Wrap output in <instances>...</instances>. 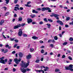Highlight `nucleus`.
Listing matches in <instances>:
<instances>
[{
    "instance_id": "obj_1",
    "label": "nucleus",
    "mask_w": 73,
    "mask_h": 73,
    "mask_svg": "<svg viewBox=\"0 0 73 73\" xmlns=\"http://www.w3.org/2000/svg\"><path fill=\"white\" fill-rule=\"evenodd\" d=\"M26 62L24 61L23 60L21 61V64L20 65L21 66V67L20 68V70L21 72L23 73H26L27 70L26 69H24V68H23V67L25 68H27L29 65V60H28L27 61V64H26Z\"/></svg>"
},
{
    "instance_id": "obj_2",
    "label": "nucleus",
    "mask_w": 73,
    "mask_h": 73,
    "mask_svg": "<svg viewBox=\"0 0 73 73\" xmlns=\"http://www.w3.org/2000/svg\"><path fill=\"white\" fill-rule=\"evenodd\" d=\"M4 58V56L1 58H0V60H0V63H2V64H5V62H7V59H5V60H3Z\"/></svg>"
},
{
    "instance_id": "obj_3",
    "label": "nucleus",
    "mask_w": 73,
    "mask_h": 73,
    "mask_svg": "<svg viewBox=\"0 0 73 73\" xmlns=\"http://www.w3.org/2000/svg\"><path fill=\"white\" fill-rule=\"evenodd\" d=\"M21 58L18 59L17 58H15L14 59V61L17 64H19V62L21 61Z\"/></svg>"
},
{
    "instance_id": "obj_4",
    "label": "nucleus",
    "mask_w": 73,
    "mask_h": 73,
    "mask_svg": "<svg viewBox=\"0 0 73 73\" xmlns=\"http://www.w3.org/2000/svg\"><path fill=\"white\" fill-rule=\"evenodd\" d=\"M23 33L22 32V30L21 29H19V32L18 33V36H21L22 35Z\"/></svg>"
},
{
    "instance_id": "obj_5",
    "label": "nucleus",
    "mask_w": 73,
    "mask_h": 73,
    "mask_svg": "<svg viewBox=\"0 0 73 73\" xmlns=\"http://www.w3.org/2000/svg\"><path fill=\"white\" fill-rule=\"evenodd\" d=\"M21 27V25L20 24H19V25H17L16 26H15L14 27V29H17L19 27Z\"/></svg>"
},
{
    "instance_id": "obj_6",
    "label": "nucleus",
    "mask_w": 73,
    "mask_h": 73,
    "mask_svg": "<svg viewBox=\"0 0 73 73\" xmlns=\"http://www.w3.org/2000/svg\"><path fill=\"white\" fill-rule=\"evenodd\" d=\"M31 57H32V56L30 54H29V55L27 56V60L30 59V58H31Z\"/></svg>"
},
{
    "instance_id": "obj_7",
    "label": "nucleus",
    "mask_w": 73,
    "mask_h": 73,
    "mask_svg": "<svg viewBox=\"0 0 73 73\" xmlns=\"http://www.w3.org/2000/svg\"><path fill=\"white\" fill-rule=\"evenodd\" d=\"M32 19H28L27 23L29 24L30 23H32Z\"/></svg>"
},
{
    "instance_id": "obj_8",
    "label": "nucleus",
    "mask_w": 73,
    "mask_h": 73,
    "mask_svg": "<svg viewBox=\"0 0 73 73\" xmlns=\"http://www.w3.org/2000/svg\"><path fill=\"white\" fill-rule=\"evenodd\" d=\"M1 50L2 51V52H3L5 53H7V52H8V50H4V49H2Z\"/></svg>"
},
{
    "instance_id": "obj_9",
    "label": "nucleus",
    "mask_w": 73,
    "mask_h": 73,
    "mask_svg": "<svg viewBox=\"0 0 73 73\" xmlns=\"http://www.w3.org/2000/svg\"><path fill=\"white\" fill-rule=\"evenodd\" d=\"M23 20L22 17H20L18 18V21H21Z\"/></svg>"
},
{
    "instance_id": "obj_10",
    "label": "nucleus",
    "mask_w": 73,
    "mask_h": 73,
    "mask_svg": "<svg viewBox=\"0 0 73 73\" xmlns=\"http://www.w3.org/2000/svg\"><path fill=\"white\" fill-rule=\"evenodd\" d=\"M46 25L48 26L47 28L48 29H49V28H50V26H51V25H50V24L49 23H47L46 24Z\"/></svg>"
},
{
    "instance_id": "obj_11",
    "label": "nucleus",
    "mask_w": 73,
    "mask_h": 73,
    "mask_svg": "<svg viewBox=\"0 0 73 73\" xmlns=\"http://www.w3.org/2000/svg\"><path fill=\"white\" fill-rule=\"evenodd\" d=\"M53 16H54V17H58L60 15L58 14H54V13Z\"/></svg>"
},
{
    "instance_id": "obj_12",
    "label": "nucleus",
    "mask_w": 73,
    "mask_h": 73,
    "mask_svg": "<svg viewBox=\"0 0 73 73\" xmlns=\"http://www.w3.org/2000/svg\"><path fill=\"white\" fill-rule=\"evenodd\" d=\"M32 38L34 39V40H36L38 39V37L36 36H33L32 37Z\"/></svg>"
},
{
    "instance_id": "obj_13",
    "label": "nucleus",
    "mask_w": 73,
    "mask_h": 73,
    "mask_svg": "<svg viewBox=\"0 0 73 73\" xmlns=\"http://www.w3.org/2000/svg\"><path fill=\"white\" fill-rule=\"evenodd\" d=\"M36 15L35 14L31 15H30V17H31L32 18H34V17H36Z\"/></svg>"
},
{
    "instance_id": "obj_14",
    "label": "nucleus",
    "mask_w": 73,
    "mask_h": 73,
    "mask_svg": "<svg viewBox=\"0 0 73 73\" xmlns=\"http://www.w3.org/2000/svg\"><path fill=\"white\" fill-rule=\"evenodd\" d=\"M19 56L20 57H23V53L21 52H19Z\"/></svg>"
},
{
    "instance_id": "obj_15",
    "label": "nucleus",
    "mask_w": 73,
    "mask_h": 73,
    "mask_svg": "<svg viewBox=\"0 0 73 73\" xmlns=\"http://www.w3.org/2000/svg\"><path fill=\"white\" fill-rule=\"evenodd\" d=\"M4 23V21L3 20H1V22L0 23V25H3Z\"/></svg>"
},
{
    "instance_id": "obj_16",
    "label": "nucleus",
    "mask_w": 73,
    "mask_h": 73,
    "mask_svg": "<svg viewBox=\"0 0 73 73\" xmlns=\"http://www.w3.org/2000/svg\"><path fill=\"white\" fill-rule=\"evenodd\" d=\"M17 9L18 10H19V9H20L19 7H15L14 9L15 11H17Z\"/></svg>"
},
{
    "instance_id": "obj_17",
    "label": "nucleus",
    "mask_w": 73,
    "mask_h": 73,
    "mask_svg": "<svg viewBox=\"0 0 73 73\" xmlns=\"http://www.w3.org/2000/svg\"><path fill=\"white\" fill-rule=\"evenodd\" d=\"M25 5L26 6V7H31V5L28 4H25Z\"/></svg>"
},
{
    "instance_id": "obj_18",
    "label": "nucleus",
    "mask_w": 73,
    "mask_h": 73,
    "mask_svg": "<svg viewBox=\"0 0 73 73\" xmlns=\"http://www.w3.org/2000/svg\"><path fill=\"white\" fill-rule=\"evenodd\" d=\"M33 13H38V12L37 11H36L35 10H33L32 11Z\"/></svg>"
},
{
    "instance_id": "obj_19",
    "label": "nucleus",
    "mask_w": 73,
    "mask_h": 73,
    "mask_svg": "<svg viewBox=\"0 0 73 73\" xmlns=\"http://www.w3.org/2000/svg\"><path fill=\"white\" fill-rule=\"evenodd\" d=\"M30 51L31 52H33L34 51V49L33 48H31L30 49Z\"/></svg>"
},
{
    "instance_id": "obj_20",
    "label": "nucleus",
    "mask_w": 73,
    "mask_h": 73,
    "mask_svg": "<svg viewBox=\"0 0 73 73\" xmlns=\"http://www.w3.org/2000/svg\"><path fill=\"white\" fill-rule=\"evenodd\" d=\"M35 71H36V72H39V73H40V72L42 71V70H35Z\"/></svg>"
},
{
    "instance_id": "obj_21",
    "label": "nucleus",
    "mask_w": 73,
    "mask_h": 73,
    "mask_svg": "<svg viewBox=\"0 0 73 73\" xmlns=\"http://www.w3.org/2000/svg\"><path fill=\"white\" fill-rule=\"evenodd\" d=\"M65 68L66 70H69L70 69L69 67L65 66Z\"/></svg>"
},
{
    "instance_id": "obj_22",
    "label": "nucleus",
    "mask_w": 73,
    "mask_h": 73,
    "mask_svg": "<svg viewBox=\"0 0 73 73\" xmlns=\"http://www.w3.org/2000/svg\"><path fill=\"white\" fill-rule=\"evenodd\" d=\"M46 69H44V71H45V72L48 71V70L49 69V68H48V67H46Z\"/></svg>"
},
{
    "instance_id": "obj_23",
    "label": "nucleus",
    "mask_w": 73,
    "mask_h": 73,
    "mask_svg": "<svg viewBox=\"0 0 73 73\" xmlns=\"http://www.w3.org/2000/svg\"><path fill=\"white\" fill-rule=\"evenodd\" d=\"M48 21L50 22L51 23H52V22H53V20L51 19H48Z\"/></svg>"
},
{
    "instance_id": "obj_24",
    "label": "nucleus",
    "mask_w": 73,
    "mask_h": 73,
    "mask_svg": "<svg viewBox=\"0 0 73 73\" xmlns=\"http://www.w3.org/2000/svg\"><path fill=\"white\" fill-rule=\"evenodd\" d=\"M42 11H45V7L42 8L41 9Z\"/></svg>"
},
{
    "instance_id": "obj_25",
    "label": "nucleus",
    "mask_w": 73,
    "mask_h": 73,
    "mask_svg": "<svg viewBox=\"0 0 73 73\" xmlns=\"http://www.w3.org/2000/svg\"><path fill=\"white\" fill-rule=\"evenodd\" d=\"M54 39L55 40H57V39H58V38L57 36H55L54 37Z\"/></svg>"
},
{
    "instance_id": "obj_26",
    "label": "nucleus",
    "mask_w": 73,
    "mask_h": 73,
    "mask_svg": "<svg viewBox=\"0 0 73 73\" xmlns=\"http://www.w3.org/2000/svg\"><path fill=\"white\" fill-rule=\"evenodd\" d=\"M10 39L11 40V41H13V40H15V38H10Z\"/></svg>"
},
{
    "instance_id": "obj_27",
    "label": "nucleus",
    "mask_w": 73,
    "mask_h": 73,
    "mask_svg": "<svg viewBox=\"0 0 73 73\" xmlns=\"http://www.w3.org/2000/svg\"><path fill=\"white\" fill-rule=\"evenodd\" d=\"M9 12L6 13L5 14V16H7V15H9Z\"/></svg>"
},
{
    "instance_id": "obj_28",
    "label": "nucleus",
    "mask_w": 73,
    "mask_h": 73,
    "mask_svg": "<svg viewBox=\"0 0 73 73\" xmlns=\"http://www.w3.org/2000/svg\"><path fill=\"white\" fill-rule=\"evenodd\" d=\"M35 61L36 62H40V59H36Z\"/></svg>"
},
{
    "instance_id": "obj_29",
    "label": "nucleus",
    "mask_w": 73,
    "mask_h": 73,
    "mask_svg": "<svg viewBox=\"0 0 73 73\" xmlns=\"http://www.w3.org/2000/svg\"><path fill=\"white\" fill-rule=\"evenodd\" d=\"M50 46L51 48H53L54 47V45L53 44H50Z\"/></svg>"
},
{
    "instance_id": "obj_30",
    "label": "nucleus",
    "mask_w": 73,
    "mask_h": 73,
    "mask_svg": "<svg viewBox=\"0 0 73 73\" xmlns=\"http://www.w3.org/2000/svg\"><path fill=\"white\" fill-rule=\"evenodd\" d=\"M6 2V3L7 4H8V3H9V0H5Z\"/></svg>"
},
{
    "instance_id": "obj_31",
    "label": "nucleus",
    "mask_w": 73,
    "mask_h": 73,
    "mask_svg": "<svg viewBox=\"0 0 73 73\" xmlns=\"http://www.w3.org/2000/svg\"><path fill=\"white\" fill-rule=\"evenodd\" d=\"M26 72L27 71H30V70H31V69H29L28 68H27V69H26Z\"/></svg>"
},
{
    "instance_id": "obj_32",
    "label": "nucleus",
    "mask_w": 73,
    "mask_h": 73,
    "mask_svg": "<svg viewBox=\"0 0 73 73\" xmlns=\"http://www.w3.org/2000/svg\"><path fill=\"white\" fill-rule=\"evenodd\" d=\"M70 20V17H68L66 18V21H68Z\"/></svg>"
},
{
    "instance_id": "obj_33",
    "label": "nucleus",
    "mask_w": 73,
    "mask_h": 73,
    "mask_svg": "<svg viewBox=\"0 0 73 73\" xmlns=\"http://www.w3.org/2000/svg\"><path fill=\"white\" fill-rule=\"evenodd\" d=\"M69 68H73V65H70L69 66Z\"/></svg>"
},
{
    "instance_id": "obj_34",
    "label": "nucleus",
    "mask_w": 73,
    "mask_h": 73,
    "mask_svg": "<svg viewBox=\"0 0 73 73\" xmlns=\"http://www.w3.org/2000/svg\"><path fill=\"white\" fill-rule=\"evenodd\" d=\"M49 9V8L48 7H45V11H48V9Z\"/></svg>"
},
{
    "instance_id": "obj_35",
    "label": "nucleus",
    "mask_w": 73,
    "mask_h": 73,
    "mask_svg": "<svg viewBox=\"0 0 73 73\" xmlns=\"http://www.w3.org/2000/svg\"><path fill=\"white\" fill-rule=\"evenodd\" d=\"M68 58L69 60H72L73 59H72V57H71L69 56L68 57Z\"/></svg>"
},
{
    "instance_id": "obj_36",
    "label": "nucleus",
    "mask_w": 73,
    "mask_h": 73,
    "mask_svg": "<svg viewBox=\"0 0 73 73\" xmlns=\"http://www.w3.org/2000/svg\"><path fill=\"white\" fill-rule=\"evenodd\" d=\"M18 0H15L14 1V3H15V4H16V3H17Z\"/></svg>"
},
{
    "instance_id": "obj_37",
    "label": "nucleus",
    "mask_w": 73,
    "mask_h": 73,
    "mask_svg": "<svg viewBox=\"0 0 73 73\" xmlns=\"http://www.w3.org/2000/svg\"><path fill=\"white\" fill-rule=\"evenodd\" d=\"M59 71H60V70H59L58 69H56L55 70V71L56 72H59Z\"/></svg>"
},
{
    "instance_id": "obj_38",
    "label": "nucleus",
    "mask_w": 73,
    "mask_h": 73,
    "mask_svg": "<svg viewBox=\"0 0 73 73\" xmlns=\"http://www.w3.org/2000/svg\"><path fill=\"white\" fill-rule=\"evenodd\" d=\"M41 53H44V50L43 49L41 51Z\"/></svg>"
},
{
    "instance_id": "obj_39",
    "label": "nucleus",
    "mask_w": 73,
    "mask_h": 73,
    "mask_svg": "<svg viewBox=\"0 0 73 73\" xmlns=\"http://www.w3.org/2000/svg\"><path fill=\"white\" fill-rule=\"evenodd\" d=\"M67 44H68V43L67 42H64L63 43V45H66Z\"/></svg>"
},
{
    "instance_id": "obj_40",
    "label": "nucleus",
    "mask_w": 73,
    "mask_h": 73,
    "mask_svg": "<svg viewBox=\"0 0 73 73\" xmlns=\"http://www.w3.org/2000/svg\"><path fill=\"white\" fill-rule=\"evenodd\" d=\"M70 41H72L73 40V38L72 37H70L69 39Z\"/></svg>"
},
{
    "instance_id": "obj_41",
    "label": "nucleus",
    "mask_w": 73,
    "mask_h": 73,
    "mask_svg": "<svg viewBox=\"0 0 73 73\" xmlns=\"http://www.w3.org/2000/svg\"><path fill=\"white\" fill-rule=\"evenodd\" d=\"M41 68L42 69V68H46V67H45V66H41Z\"/></svg>"
},
{
    "instance_id": "obj_42",
    "label": "nucleus",
    "mask_w": 73,
    "mask_h": 73,
    "mask_svg": "<svg viewBox=\"0 0 73 73\" xmlns=\"http://www.w3.org/2000/svg\"><path fill=\"white\" fill-rule=\"evenodd\" d=\"M23 36H24V37H27V35L26 34H23Z\"/></svg>"
},
{
    "instance_id": "obj_43",
    "label": "nucleus",
    "mask_w": 73,
    "mask_h": 73,
    "mask_svg": "<svg viewBox=\"0 0 73 73\" xmlns=\"http://www.w3.org/2000/svg\"><path fill=\"white\" fill-rule=\"evenodd\" d=\"M61 22V21L60 20H58L57 21V23H59V24H60Z\"/></svg>"
},
{
    "instance_id": "obj_44",
    "label": "nucleus",
    "mask_w": 73,
    "mask_h": 73,
    "mask_svg": "<svg viewBox=\"0 0 73 73\" xmlns=\"http://www.w3.org/2000/svg\"><path fill=\"white\" fill-rule=\"evenodd\" d=\"M32 24H37V23H36V22H33L32 23Z\"/></svg>"
},
{
    "instance_id": "obj_45",
    "label": "nucleus",
    "mask_w": 73,
    "mask_h": 73,
    "mask_svg": "<svg viewBox=\"0 0 73 73\" xmlns=\"http://www.w3.org/2000/svg\"><path fill=\"white\" fill-rule=\"evenodd\" d=\"M48 12H52V11H51V10H50V9L49 8V9H48Z\"/></svg>"
},
{
    "instance_id": "obj_46",
    "label": "nucleus",
    "mask_w": 73,
    "mask_h": 73,
    "mask_svg": "<svg viewBox=\"0 0 73 73\" xmlns=\"http://www.w3.org/2000/svg\"><path fill=\"white\" fill-rule=\"evenodd\" d=\"M36 10L37 11H41V9L40 8H37L36 9Z\"/></svg>"
},
{
    "instance_id": "obj_47",
    "label": "nucleus",
    "mask_w": 73,
    "mask_h": 73,
    "mask_svg": "<svg viewBox=\"0 0 73 73\" xmlns=\"http://www.w3.org/2000/svg\"><path fill=\"white\" fill-rule=\"evenodd\" d=\"M16 70L15 68H13V71L14 72H16Z\"/></svg>"
},
{
    "instance_id": "obj_48",
    "label": "nucleus",
    "mask_w": 73,
    "mask_h": 73,
    "mask_svg": "<svg viewBox=\"0 0 73 73\" xmlns=\"http://www.w3.org/2000/svg\"><path fill=\"white\" fill-rule=\"evenodd\" d=\"M59 24L61 25H63V23L61 21Z\"/></svg>"
},
{
    "instance_id": "obj_49",
    "label": "nucleus",
    "mask_w": 73,
    "mask_h": 73,
    "mask_svg": "<svg viewBox=\"0 0 73 73\" xmlns=\"http://www.w3.org/2000/svg\"><path fill=\"white\" fill-rule=\"evenodd\" d=\"M44 21H46V22H48V21H47L46 18H44Z\"/></svg>"
},
{
    "instance_id": "obj_50",
    "label": "nucleus",
    "mask_w": 73,
    "mask_h": 73,
    "mask_svg": "<svg viewBox=\"0 0 73 73\" xmlns=\"http://www.w3.org/2000/svg\"><path fill=\"white\" fill-rule=\"evenodd\" d=\"M70 25H73V21H72V22H70L69 23Z\"/></svg>"
},
{
    "instance_id": "obj_51",
    "label": "nucleus",
    "mask_w": 73,
    "mask_h": 73,
    "mask_svg": "<svg viewBox=\"0 0 73 73\" xmlns=\"http://www.w3.org/2000/svg\"><path fill=\"white\" fill-rule=\"evenodd\" d=\"M2 35L3 36V38H5V39L7 38V37H6L3 34H2Z\"/></svg>"
},
{
    "instance_id": "obj_52",
    "label": "nucleus",
    "mask_w": 73,
    "mask_h": 73,
    "mask_svg": "<svg viewBox=\"0 0 73 73\" xmlns=\"http://www.w3.org/2000/svg\"><path fill=\"white\" fill-rule=\"evenodd\" d=\"M15 41L16 43H17V42H19V41L18 40H17V39L15 40Z\"/></svg>"
},
{
    "instance_id": "obj_53",
    "label": "nucleus",
    "mask_w": 73,
    "mask_h": 73,
    "mask_svg": "<svg viewBox=\"0 0 73 73\" xmlns=\"http://www.w3.org/2000/svg\"><path fill=\"white\" fill-rule=\"evenodd\" d=\"M65 27L66 28H68V27H69V25H65Z\"/></svg>"
},
{
    "instance_id": "obj_54",
    "label": "nucleus",
    "mask_w": 73,
    "mask_h": 73,
    "mask_svg": "<svg viewBox=\"0 0 73 73\" xmlns=\"http://www.w3.org/2000/svg\"><path fill=\"white\" fill-rule=\"evenodd\" d=\"M43 24V22L42 21H40L39 23V24Z\"/></svg>"
},
{
    "instance_id": "obj_55",
    "label": "nucleus",
    "mask_w": 73,
    "mask_h": 73,
    "mask_svg": "<svg viewBox=\"0 0 73 73\" xmlns=\"http://www.w3.org/2000/svg\"><path fill=\"white\" fill-rule=\"evenodd\" d=\"M5 70H8V68H6L4 69Z\"/></svg>"
},
{
    "instance_id": "obj_56",
    "label": "nucleus",
    "mask_w": 73,
    "mask_h": 73,
    "mask_svg": "<svg viewBox=\"0 0 73 73\" xmlns=\"http://www.w3.org/2000/svg\"><path fill=\"white\" fill-rule=\"evenodd\" d=\"M31 2L30 1L27 3V4H31Z\"/></svg>"
},
{
    "instance_id": "obj_57",
    "label": "nucleus",
    "mask_w": 73,
    "mask_h": 73,
    "mask_svg": "<svg viewBox=\"0 0 73 73\" xmlns=\"http://www.w3.org/2000/svg\"><path fill=\"white\" fill-rule=\"evenodd\" d=\"M43 60H44V58H41L40 60H41V61H43Z\"/></svg>"
},
{
    "instance_id": "obj_58",
    "label": "nucleus",
    "mask_w": 73,
    "mask_h": 73,
    "mask_svg": "<svg viewBox=\"0 0 73 73\" xmlns=\"http://www.w3.org/2000/svg\"><path fill=\"white\" fill-rule=\"evenodd\" d=\"M65 56L64 55H63L62 56V58H65Z\"/></svg>"
},
{
    "instance_id": "obj_59",
    "label": "nucleus",
    "mask_w": 73,
    "mask_h": 73,
    "mask_svg": "<svg viewBox=\"0 0 73 73\" xmlns=\"http://www.w3.org/2000/svg\"><path fill=\"white\" fill-rule=\"evenodd\" d=\"M59 7H60V8H63V5H59Z\"/></svg>"
},
{
    "instance_id": "obj_60",
    "label": "nucleus",
    "mask_w": 73,
    "mask_h": 73,
    "mask_svg": "<svg viewBox=\"0 0 73 73\" xmlns=\"http://www.w3.org/2000/svg\"><path fill=\"white\" fill-rule=\"evenodd\" d=\"M14 17H17V15H16V14H15L14 15Z\"/></svg>"
},
{
    "instance_id": "obj_61",
    "label": "nucleus",
    "mask_w": 73,
    "mask_h": 73,
    "mask_svg": "<svg viewBox=\"0 0 73 73\" xmlns=\"http://www.w3.org/2000/svg\"><path fill=\"white\" fill-rule=\"evenodd\" d=\"M59 36H60V37H62V35H61V34H59Z\"/></svg>"
},
{
    "instance_id": "obj_62",
    "label": "nucleus",
    "mask_w": 73,
    "mask_h": 73,
    "mask_svg": "<svg viewBox=\"0 0 73 73\" xmlns=\"http://www.w3.org/2000/svg\"><path fill=\"white\" fill-rule=\"evenodd\" d=\"M17 44H15L14 46V48H16V46H17Z\"/></svg>"
},
{
    "instance_id": "obj_63",
    "label": "nucleus",
    "mask_w": 73,
    "mask_h": 73,
    "mask_svg": "<svg viewBox=\"0 0 73 73\" xmlns=\"http://www.w3.org/2000/svg\"><path fill=\"white\" fill-rule=\"evenodd\" d=\"M69 70H70L71 71H72V72H73V69L70 68V69Z\"/></svg>"
},
{
    "instance_id": "obj_64",
    "label": "nucleus",
    "mask_w": 73,
    "mask_h": 73,
    "mask_svg": "<svg viewBox=\"0 0 73 73\" xmlns=\"http://www.w3.org/2000/svg\"><path fill=\"white\" fill-rule=\"evenodd\" d=\"M40 43H41V44L42 43H43V41H42V40H40Z\"/></svg>"
}]
</instances>
